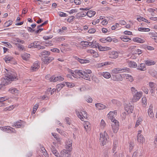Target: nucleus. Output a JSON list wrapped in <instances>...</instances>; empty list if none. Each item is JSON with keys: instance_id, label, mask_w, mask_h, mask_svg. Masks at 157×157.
Returning <instances> with one entry per match:
<instances>
[{"instance_id": "nucleus-1", "label": "nucleus", "mask_w": 157, "mask_h": 157, "mask_svg": "<svg viewBox=\"0 0 157 157\" xmlns=\"http://www.w3.org/2000/svg\"><path fill=\"white\" fill-rule=\"evenodd\" d=\"M17 76L15 73L11 72H8L6 73L5 78L2 79L3 85H6L11 83V81L14 80L15 79H17ZM3 86L2 84L0 85V89H2Z\"/></svg>"}, {"instance_id": "nucleus-2", "label": "nucleus", "mask_w": 157, "mask_h": 157, "mask_svg": "<svg viewBox=\"0 0 157 157\" xmlns=\"http://www.w3.org/2000/svg\"><path fill=\"white\" fill-rule=\"evenodd\" d=\"M85 71H82L75 70L73 71V70L69 69V73H71V74L74 78H76L77 77V75H78L82 77V76L84 75V74Z\"/></svg>"}, {"instance_id": "nucleus-3", "label": "nucleus", "mask_w": 157, "mask_h": 157, "mask_svg": "<svg viewBox=\"0 0 157 157\" xmlns=\"http://www.w3.org/2000/svg\"><path fill=\"white\" fill-rule=\"evenodd\" d=\"M108 138V136L105 131L104 132L103 134L102 133H100V140L102 145L106 144Z\"/></svg>"}, {"instance_id": "nucleus-4", "label": "nucleus", "mask_w": 157, "mask_h": 157, "mask_svg": "<svg viewBox=\"0 0 157 157\" xmlns=\"http://www.w3.org/2000/svg\"><path fill=\"white\" fill-rule=\"evenodd\" d=\"M117 114L116 110L113 111H110L108 114V118L110 119L111 121L113 122L115 121H117L114 118Z\"/></svg>"}, {"instance_id": "nucleus-5", "label": "nucleus", "mask_w": 157, "mask_h": 157, "mask_svg": "<svg viewBox=\"0 0 157 157\" xmlns=\"http://www.w3.org/2000/svg\"><path fill=\"white\" fill-rule=\"evenodd\" d=\"M114 123L112 125V128L114 133H117L119 129V124L117 121H115L113 122Z\"/></svg>"}, {"instance_id": "nucleus-6", "label": "nucleus", "mask_w": 157, "mask_h": 157, "mask_svg": "<svg viewBox=\"0 0 157 157\" xmlns=\"http://www.w3.org/2000/svg\"><path fill=\"white\" fill-rule=\"evenodd\" d=\"M54 59L53 57L45 56L42 58V60L45 64H48L52 60Z\"/></svg>"}, {"instance_id": "nucleus-7", "label": "nucleus", "mask_w": 157, "mask_h": 157, "mask_svg": "<svg viewBox=\"0 0 157 157\" xmlns=\"http://www.w3.org/2000/svg\"><path fill=\"white\" fill-rule=\"evenodd\" d=\"M129 69L127 68H126L124 69H121L119 68H115L112 71L113 73L115 74L118 73L119 71H121V72H126L127 71H128Z\"/></svg>"}, {"instance_id": "nucleus-8", "label": "nucleus", "mask_w": 157, "mask_h": 157, "mask_svg": "<svg viewBox=\"0 0 157 157\" xmlns=\"http://www.w3.org/2000/svg\"><path fill=\"white\" fill-rule=\"evenodd\" d=\"M66 85L67 87H69L68 82H64L62 83L59 84L56 86V90L58 92H59L60 90Z\"/></svg>"}, {"instance_id": "nucleus-9", "label": "nucleus", "mask_w": 157, "mask_h": 157, "mask_svg": "<svg viewBox=\"0 0 157 157\" xmlns=\"http://www.w3.org/2000/svg\"><path fill=\"white\" fill-rule=\"evenodd\" d=\"M17 121L16 123H14L12 126L13 127H15L18 128L24 127L25 123L21 121Z\"/></svg>"}, {"instance_id": "nucleus-10", "label": "nucleus", "mask_w": 157, "mask_h": 157, "mask_svg": "<svg viewBox=\"0 0 157 157\" xmlns=\"http://www.w3.org/2000/svg\"><path fill=\"white\" fill-rule=\"evenodd\" d=\"M142 95V93L137 92L135 95H134L132 99L133 102H135L138 101Z\"/></svg>"}, {"instance_id": "nucleus-11", "label": "nucleus", "mask_w": 157, "mask_h": 157, "mask_svg": "<svg viewBox=\"0 0 157 157\" xmlns=\"http://www.w3.org/2000/svg\"><path fill=\"white\" fill-rule=\"evenodd\" d=\"M109 58L115 59L117 58L118 56V53L116 51H113L112 52H109Z\"/></svg>"}, {"instance_id": "nucleus-12", "label": "nucleus", "mask_w": 157, "mask_h": 157, "mask_svg": "<svg viewBox=\"0 0 157 157\" xmlns=\"http://www.w3.org/2000/svg\"><path fill=\"white\" fill-rule=\"evenodd\" d=\"M40 67L39 64L37 62H35L31 67V70L32 71H36Z\"/></svg>"}, {"instance_id": "nucleus-13", "label": "nucleus", "mask_w": 157, "mask_h": 157, "mask_svg": "<svg viewBox=\"0 0 157 157\" xmlns=\"http://www.w3.org/2000/svg\"><path fill=\"white\" fill-rule=\"evenodd\" d=\"M59 157H69V150L66 149L62 150Z\"/></svg>"}, {"instance_id": "nucleus-14", "label": "nucleus", "mask_w": 157, "mask_h": 157, "mask_svg": "<svg viewBox=\"0 0 157 157\" xmlns=\"http://www.w3.org/2000/svg\"><path fill=\"white\" fill-rule=\"evenodd\" d=\"M113 79L114 81H119L122 80V77L121 74H118L115 75H113Z\"/></svg>"}, {"instance_id": "nucleus-15", "label": "nucleus", "mask_w": 157, "mask_h": 157, "mask_svg": "<svg viewBox=\"0 0 157 157\" xmlns=\"http://www.w3.org/2000/svg\"><path fill=\"white\" fill-rule=\"evenodd\" d=\"M74 58L81 63H86L90 62V60L88 59H81L77 56H75Z\"/></svg>"}, {"instance_id": "nucleus-16", "label": "nucleus", "mask_w": 157, "mask_h": 157, "mask_svg": "<svg viewBox=\"0 0 157 157\" xmlns=\"http://www.w3.org/2000/svg\"><path fill=\"white\" fill-rule=\"evenodd\" d=\"M152 108V106L150 105L149 106V108L148 110V114L151 118H153L154 117V114L153 112Z\"/></svg>"}, {"instance_id": "nucleus-17", "label": "nucleus", "mask_w": 157, "mask_h": 157, "mask_svg": "<svg viewBox=\"0 0 157 157\" xmlns=\"http://www.w3.org/2000/svg\"><path fill=\"white\" fill-rule=\"evenodd\" d=\"M8 91L11 93L17 95L19 93L18 90L15 88H10Z\"/></svg>"}, {"instance_id": "nucleus-18", "label": "nucleus", "mask_w": 157, "mask_h": 157, "mask_svg": "<svg viewBox=\"0 0 157 157\" xmlns=\"http://www.w3.org/2000/svg\"><path fill=\"white\" fill-rule=\"evenodd\" d=\"M95 105L96 107L99 110L107 108L105 105L100 103L95 104Z\"/></svg>"}, {"instance_id": "nucleus-19", "label": "nucleus", "mask_w": 157, "mask_h": 157, "mask_svg": "<svg viewBox=\"0 0 157 157\" xmlns=\"http://www.w3.org/2000/svg\"><path fill=\"white\" fill-rule=\"evenodd\" d=\"M112 63H113L111 62H106L104 63L98 64L97 65V66L98 68H100L101 67H103L107 65L111 64Z\"/></svg>"}, {"instance_id": "nucleus-20", "label": "nucleus", "mask_w": 157, "mask_h": 157, "mask_svg": "<svg viewBox=\"0 0 157 157\" xmlns=\"http://www.w3.org/2000/svg\"><path fill=\"white\" fill-rule=\"evenodd\" d=\"M83 113H81V114L79 113V112H78V113H77V114L78 116V117L82 121H84V118H85V114H86V112L83 111Z\"/></svg>"}, {"instance_id": "nucleus-21", "label": "nucleus", "mask_w": 157, "mask_h": 157, "mask_svg": "<svg viewBox=\"0 0 157 157\" xmlns=\"http://www.w3.org/2000/svg\"><path fill=\"white\" fill-rule=\"evenodd\" d=\"M137 136V140L140 143H143L145 141V139L143 136L141 134H139Z\"/></svg>"}, {"instance_id": "nucleus-22", "label": "nucleus", "mask_w": 157, "mask_h": 157, "mask_svg": "<svg viewBox=\"0 0 157 157\" xmlns=\"http://www.w3.org/2000/svg\"><path fill=\"white\" fill-rule=\"evenodd\" d=\"M51 150L53 154H54L56 157H58L59 153L57 151H56L54 146L53 145L51 146Z\"/></svg>"}, {"instance_id": "nucleus-23", "label": "nucleus", "mask_w": 157, "mask_h": 157, "mask_svg": "<svg viewBox=\"0 0 157 157\" xmlns=\"http://www.w3.org/2000/svg\"><path fill=\"white\" fill-rule=\"evenodd\" d=\"M41 44H43L47 47L51 46L53 45L52 43V41H44L42 43H41Z\"/></svg>"}, {"instance_id": "nucleus-24", "label": "nucleus", "mask_w": 157, "mask_h": 157, "mask_svg": "<svg viewBox=\"0 0 157 157\" xmlns=\"http://www.w3.org/2000/svg\"><path fill=\"white\" fill-rule=\"evenodd\" d=\"M137 69L141 71H144L146 70L145 65L144 63H141L137 67Z\"/></svg>"}, {"instance_id": "nucleus-25", "label": "nucleus", "mask_w": 157, "mask_h": 157, "mask_svg": "<svg viewBox=\"0 0 157 157\" xmlns=\"http://www.w3.org/2000/svg\"><path fill=\"white\" fill-rule=\"evenodd\" d=\"M133 40L135 42H136L139 43H143L145 41L144 40L139 37H136L133 38Z\"/></svg>"}, {"instance_id": "nucleus-26", "label": "nucleus", "mask_w": 157, "mask_h": 157, "mask_svg": "<svg viewBox=\"0 0 157 157\" xmlns=\"http://www.w3.org/2000/svg\"><path fill=\"white\" fill-rule=\"evenodd\" d=\"M50 55V52L48 51H44L41 52L39 54V56H43L44 55Z\"/></svg>"}, {"instance_id": "nucleus-27", "label": "nucleus", "mask_w": 157, "mask_h": 157, "mask_svg": "<svg viewBox=\"0 0 157 157\" xmlns=\"http://www.w3.org/2000/svg\"><path fill=\"white\" fill-rule=\"evenodd\" d=\"M30 55L27 53H24L21 56L22 59L25 60H27L29 58Z\"/></svg>"}, {"instance_id": "nucleus-28", "label": "nucleus", "mask_w": 157, "mask_h": 157, "mask_svg": "<svg viewBox=\"0 0 157 157\" xmlns=\"http://www.w3.org/2000/svg\"><path fill=\"white\" fill-rule=\"evenodd\" d=\"M96 13L93 10L88 11L86 13V14L89 17H91L93 16Z\"/></svg>"}, {"instance_id": "nucleus-29", "label": "nucleus", "mask_w": 157, "mask_h": 157, "mask_svg": "<svg viewBox=\"0 0 157 157\" xmlns=\"http://www.w3.org/2000/svg\"><path fill=\"white\" fill-rule=\"evenodd\" d=\"M98 48L100 51H105L106 50H109L110 48L109 47H103L99 45Z\"/></svg>"}, {"instance_id": "nucleus-30", "label": "nucleus", "mask_w": 157, "mask_h": 157, "mask_svg": "<svg viewBox=\"0 0 157 157\" xmlns=\"http://www.w3.org/2000/svg\"><path fill=\"white\" fill-rule=\"evenodd\" d=\"M120 38L124 42L128 41L129 40H131V39L129 38L128 36H122L120 37Z\"/></svg>"}, {"instance_id": "nucleus-31", "label": "nucleus", "mask_w": 157, "mask_h": 157, "mask_svg": "<svg viewBox=\"0 0 157 157\" xmlns=\"http://www.w3.org/2000/svg\"><path fill=\"white\" fill-rule=\"evenodd\" d=\"M145 62L146 64L148 66L153 65L155 63V62L152 60H146Z\"/></svg>"}, {"instance_id": "nucleus-32", "label": "nucleus", "mask_w": 157, "mask_h": 157, "mask_svg": "<svg viewBox=\"0 0 157 157\" xmlns=\"http://www.w3.org/2000/svg\"><path fill=\"white\" fill-rule=\"evenodd\" d=\"M149 73L152 76L157 78V72L155 70L151 71H149Z\"/></svg>"}, {"instance_id": "nucleus-33", "label": "nucleus", "mask_w": 157, "mask_h": 157, "mask_svg": "<svg viewBox=\"0 0 157 157\" xmlns=\"http://www.w3.org/2000/svg\"><path fill=\"white\" fill-rule=\"evenodd\" d=\"M82 78L86 80H88L89 81L90 80V79L89 75L87 73H86V71H85V73H84V75L82 76Z\"/></svg>"}, {"instance_id": "nucleus-34", "label": "nucleus", "mask_w": 157, "mask_h": 157, "mask_svg": "<svg viewBox=\"0 0 157 157\" xmlns=\"http://www.w3.org/2000/svg\"><path fill=\"white\" fill-rule=\"evenodd\" d=\"M102 75L104 78H109L111 77L110 74L109 72H103Z\"/></svg>"}, {"instance_id": "nucleus-35", "label": "nucleus", "mask_w": 157, "mask_h": 157, "mask_svg": "<svg viewBox=\"0 0 157 157\" xmlns=\"http://www.w3.org/2000/svg\"><path fill=\"white\" fill-rule=\"evenodd\" d=\"M129 65L130 67H132L134 68H136L137 66V64L136 63L132 61H130V62Z\"/></svg>"}, {"instance_id": "nucleus-36", "label": "nucleus", "mask_w": 157, "mask_h": 157, "mask_svg": "<svg viewBox=\"0 0 157 157\" xmlns=\"http://www.w3.org/2000/svg\"><path fill=\"white\" fill-rule=\"evenodd\" d=\"M126 79L128 81L131 82L133 81V78L132 77L131 75H128L126 76Z\"/></svg>"}, {"instance_id": "nucleus-37", "label": "nucleus", "mask_w": 157, "mask_h": 157, "mask_svg": "<svg viewBox=\"0 0 157 157\" xmlns=\"http://www.w3.org/2000/svg\"><path fill=\"white\" fill-rule=\"evenodd\" d=\"M13 21L11 20H9L6 22L4 24L5 27H7L12 24Z\"/></svg>"}, {"instance_id": "nucleus-38", "label": "nucleus", "mask_w": 157, "mask_h": 157, "mask_svg": "<svg viewBox=\"0 0 157 157\" xmlns=\"http://www.w3.org/2000/svg\"><path fill=\"white\" fill-rule=\"evenodd\" d=\"M10 126H5L0 127V129L4 131H9Z\"/></svg>"}, {"instance_id": "nucleus-39", "label": "nucleus", "mask_w": 157, "mask_h": 157, "mask_svg": "<svg viewBox=\"0 0 157 157\" xmlns=\"http://www.w3.org/2000/svg\"><path fill=\"white\" fill-rule=\"evenodd\" d=\"M147 98L146 97H143L142 99V103L144 104V107H145L147 104Z\"/></svg>"}, {"instance_id": "nucleus-40", "label": "nucleus", "mask_w": 157, "mask_h": 157, "mask_svg": "<svg viewBox=\"0 0 157 157\" xmlns=\"http://www.w3.org/2000/svg\"><path fill=\"white\" fill-rule=\"evenodd\" d=\"M52 136L54 137L58 141H60V138L58 137L57 134L55 133H52Z\"/></svg>"}, {"instance_id": "nucleus-41", "label": "nucleus", "mask_w": 157, "mask_h": 157, "mask_svg": "<svg viewBox=\"0 0 157 157\" xmlns=\"http://www.w3.org/2000/svg\"><path fill=\"white\" fill-rule=\"evenodd\" d=\"M53 37L52 35H50L49 36H44L43 37V39L45 40H47L52 38Z\"/></svg>"}, {"instance_id": "nucleus-42", "label": "nucleus", "mask_w": 157, "mask_h": 157, "mask_svg": "<svg viewBox=\"0 0 157 157\" xmlns=\"http://www.w3.org/2000/svg\"><path fill=\"white\" fill-rule=\"evenodd\" d=\"M89 122L86 121L85 122V124H84V127L86 130L88 129L90 127V126H89Z\"/></svg>"}, {"instance_id": "nucleus-43", "label": "nucleus", "mask_w": 157, "mask_h": 157, "mask_svg": "<svg viewBox=\"0 0 157 157\" xmlns=\"http://www.w3.org/2000/svg\"><path fill=\"white\" fill-rule=\"evenodd\" d=\"M12 59V58L11 57L8 56L6 57L3 58V59L5 60V61L6 63H7L8 61H10Z\"/></svg>"}, {"instance_id": "nucleus-44", "label": "nucleus", "mask_w": 157, "mask_h": 157, "mask_svg": "<svg viewBox=\"0 0 157 157\" xmlns=\"http://www.w3.org/2000/svg\"><path fill=\"white\" fill-rule=\"evenodd\" d=\"M92 42L93 43V44H93L92 46V47L98 48V47L99 46V44H98L96 43V41L95 42L92 41Z\"/></svg>"}, {"instance_id": "nucleus-45", "label": "nucleus", "mask_w": 157, "mask_h": 157, "mask_svg": "<svg viewBox=\"0 0 157 157\" xmlns=\"http://www.w3.org/2000/svg\"><path fill=\"white\" fill-rule=\"evenodd\" d=\"M55 79L56 82L58 81H62L63 79V78L61 76H56L55 77Z\"/></svg>"}, {"instance_id": "nucleus-46", "label": "nucleus", "mask_w": 157, "mask_h": 157, "mask_svg": "<svg viewBox=\"0 0 157 157\" xmlns=\"http://www.w3.org/2000/svg\"><path fill=\"white\" fill-rule=\"evenodd\" d=\"M142 121V119L141 118H138V120H137L136 122V127H137L139 125V124H140V122H141Z\"/></svg>"}, {"instance_id": "nucleus-47", "label": "nucleus", "mask_w": 157, "mask_h": 157, "mask_svg": "<svg viewBox=\"0 0 157 157\" xmlns=\"http://www.w3.org/2000/svg\"><path fill=\"white\" fill-rule=\"evenodd\" d=\"M119 25L118 23H116L115 25H113L112 26L111 29H116L118 28Z\"/></svg>"}, {"instance_id": "nucleus-48", "label": "nucleus", "mask_w": 157, "mask_h": 157, "mask_svg": "<svg viewBox=\"0 0 157 157\" xmlns=\"http://www.w3.org/2000/svg\"><path fill=\"white\" fill-rule=\"evenodd\" d=\"M59 16L62 17H66L68 16V15L63 12H60L59 14Z\"/></svg>"}, {"instance_id": "nucleus-49", "label": "nucleus", "mask_w": 157, "mask_h": 157, "mask_svg": "<svg viewBox=\"0 0 157 157\" xmlns=\"http://www.w3.org/2000/svg\"><path fill=\"white\" fill-rule=\"evenodd\" d=\"M13 106H10L9 107H7L6 108H5L4 109V111H6L7 110H11L12 109H13Z\"/></svg>"}, {"instance_id": "nucleus-50", "label": "nucleus", "mask_w": 157, "mask_h": 157, "mask_svg": "<svg viewBox=\"0 0 157 157\" xmlns=\"http://www.w3.org/2000/svg\"><path fill=\"white\" fill-rule=\"evenodd\" d=\"M50 81L51 82H56V80L55 79V77L54 76H52L50 78Z\"/></svg>"}, {"instance_id": "nucleus-51", "label": "nucleus", "mask_w": 157, "mask_h": 157, "mask_svg": "<svg viewBox=\"0 0 157 157\" xmlns=\"http://www.w3.org/2000/svg\"><path fill=\"white\" fill-rule=\"evenodd\" d=\"M29 30V31L30 32H31L34 33L35 34H37L40 31V32L41 31H42V30Z\"/></svg>"}, {"instance_id": "nucleus-52", "label": "nucleus", "mask_w": 157, "mask_h": 157, "mask_svg": "<svg viewBox=\"0 0 157 157\" xmlns=\"http://www.w3.org/2000/svg\"><path fill=\"white\" fill-rule=\"evenodd\" d=\"M8 98L6 97H1L0 98V101L4 102L5 101H6Z\"/></svg>"}, {"instance_id": "nucleus-53", "label": "nucleus", "mask_w": 157, "mask_h": 157, "mask_svg": "<svg viewBox=\"0 0 157 157\" xmlns=\"http://www.w3.org/2000/svg\"><path fill=\"white\" fill-rule=\"evenodd\" d=\"M51 51L52 52H59V50L57 48H53L51 50Z\"/></svg>"}, {"instance_id": "nucleus-54", "label": "nucleus", "mask_w": 157, "mask_h": 157, "mask_svg": "<svg viewBox=\"0 0 157 157\" xmlns=\"http://www.w3.org/2000/svg\"><path fill=\"white\" fill-rule=\"evenodd\" d=\"M93 80L96 83H98L99 81L98 79L96 77H94L93 78Z\"/></svg>"}, {"instance_id": "nucleus-55", "label": "nucleus", "mask_w": 157, "mask_h": 157, "mask_svg": "<svg viewBox=\"0 0 157 157\" xmlns=\"http://www.w3.org/2000/svg\"><path fill=\"white\" fill-rule=\"evenodd\" d=\"M155 83L153 82H150L149 83V86L151 88V90H153V87L154 86Z\"/></svg>"}, {"instance_id": "nucleus-56", "label": "nucleus", "mask_w": 157, "mask_h": 157, "mask_svg": "<svg viewBox=\"0 0 157 157\" xmlns=\"http://www.w3.org/2000/svg\"><path fill=\"white\" fill-rule=\"evenodd\" d=\"M129 108L130 113H132L134 107L132 105H130V106H129Z\"/></svg>"}, {"instance_id": "nucleus-57", "label": "nucleus", "mask_w": 157, "mask_h": 157, "mask_svg": "<svg viewBox=\"0 0 157 157\" xmlns=\"http://www.w3.org/2000/svg\"><path fill=\"white\" fill-rule=\"evenodd\" d=\"M74 2L76 5H79L81 3V1L80 0H74Z\"/></svg>"}, {"instance_id": "nucleus-58", "label": "nucleus", "mask_w": 157, "mask_h": 157, "mask_svg": "<svg viewBox=\"0 0 157 157\" xmlns=\"http://www.w3.org/2000/svg\"><path fill=\"white\" fill-rule=\"evenodd\" d=\"M143 90L144 91V92L146 94H147L148 93V90L147 89L145 88L144 87L142 88Z\"/></svg>"}, {"instance_id": "nucleus-59", "label": "nucleus", "mask_w": 157, "mask_h": 157, "mask_svg": "<svg viewBox=\"0 0 157 157\" xmlns=\"http://www.w3.org/2000/svg\"><path fill=\"white\" fill-rule=\"evenodd\" d=\"M131 90L132 92V94L136 93V92H137V90H136L134 87H132L131 88Z\"/></svg>"}, {"instance_id": "nucleus-60", "label": "nucleus", "mask_w": 157, "mask_h": 157, "mask_svg": "<svg viewBox=\"0 0 157 157\" xmlns=\"http://www.w3.org/2000/svg\"><path fill=\"white\" fill-rule=\"evenodd\" d=\"M124 33L126 35H131L132 34L131 32L127 30L125 31L124 32Z\"/></svg>"}, {"instance_id": "nucleus-61", "label": "nucleus", "mask_w": 157, "mask_h": 157, "mask_svg": "<svg viewBox=\"0 0 157 157\" xmlns=\"http://www.w3.org/2000/svg\"><path fill=\"white\" fill-rule=\"evenodd\" d=\"M137 19L139 21H140V20H142L145 22H146V19L143 17L138 18Z\"/></svg>"}, {"instance_id": "nucleus-62", "label": "nucleus", "mask_w": 157, "mask_h": 157, "mask_svg": "<svg viewBox=\"0 0 157 157\" xmlns=\"http://www.w3.org/2000/svg\"><path fill=\"white\" fill-rule=\"evenodd\" d=\"M77 12V10L76 9H72L71 10L69 11V14H71L73 13H75Z\"/></svg>"}, {"instance_id": "nucleus-63", "label": "nucleus", "mask_w": 157, "mask_h": 157, "mask_svg": "<svg viewBox=\"0 0 157 157\" xmlns=\"http://www.w3.org/2000/svg\"><path fill=\"white\" fill-rule=\"evenodd\" d=\"M9 130L10 131H11V132H12L13 133H15V132H16V131H15V129L11 127H10Z\"/></svg>"}, {"instance_id": "nucleus-64", "label": "nucleus", "mask_w": 157, "mask_h": 157, "mask_svg": "<svg viewBox=\"0 0 157 157\" xmlns=\"http://www.w3.org/2000/svg\"><path fill=\"white\" fill-rule=\"evenodd\" d=\"M18 48L20 50H23L24 48V46L22 45H19L18 46Z\"/></svg>"}]
</instances>
